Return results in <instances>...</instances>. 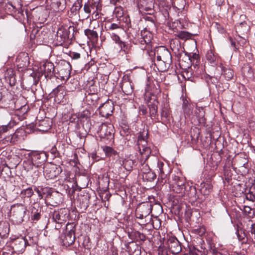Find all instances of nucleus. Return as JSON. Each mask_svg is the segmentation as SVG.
Returning <instances> with one entry per match:
<instances>
[{"label":"nucleus","instance_id":"25","mask_svg":"<svg viewBox=\"0 0 255 255\" xmlns=\"http://www.w3.org/2000/svg\"><path fill=\"white\" fill-rule=\"evenodd\" d=\"M157 103H158V102L156 101V102H154V103L150 104L148 105L150 117L152 120L157 119V118L158 116V115H157V110H158Z\"/></svg>","mask_w":255,"mask_h":255},{"label":"nucleus","instance_id":"10","mask_svg":"<svg viewBox=\"0 0 255 255\" xmlns=\"http://www.w3.org/2000/svg\"><path fill=\"white\" fill-rule=\"evenodd\" d=\"M152 210L151 204L149 202L140 203L135 210V216L139 219H143L147 217Z\"/></svg>","mask_w":255,"mask_h":255},{"label":"nucleus","instance_id":"34","mask_svg":"<svg viewBox=\"0 0 255 255\" xmlns=\"http://www.w3.org/2000/svg\"><path fill=\"white\" fill-rule=\"evenodd\" d=\"M248 234H249V233H247L244 229H239L237 230V235L238 238V239L240 241H243L246 238L248 239Z\"/></svg>","mask_w":255,"mask_h":255},{"label":"nucleus","instance_id":"11","mask_svg":"<svg viewBox=\"0 0 255 255\" xmlns=\"http://www.w3.org/2000/svg\"><path fill=\"white\" fill-rule=\"evenodd\" d=\"M57 76L61 80H67L70 76L72 69L71 65L67 61L61 62L57 67Z\"/></svg>","mask_w":255,"mask_h":255},{"label":"nucleus","instance_id":"37","mask_svg":"<svg viewBox=\"0 0 255 255\" xmlns=\"http://www.w3.org/2000/svg\"><path fill=\"white\" fill-rule=\"evenodd\" d=\"M170 47L172 50L179 51L181 48V43L178 39L172 40L170 43Z\"/></svg>","mask_w":255,"mask_h":255},{"label":"nucleus","instance_id":"33","mask_svg":"<svg viewBox=\"0 0 255 255\" xmlns=\"http://www.w3.org/2000/svg\"><path fill=\"white\" fill-rule=\"evenodd\" d=\"M176 36L183 40H187L191 38L192 34L185 31H181L176 34Z\"/></svg>","mask_w":255,"mask_h":255},{"label":"nucleus","instance_id":"3","mask_svg":"<svg viewBox=\"0 0 255 255\" xmlns=\"http://www.w3.org/2000/svg\"><path fill=\"white\" fill-rule=\"evenodd\" d=\"M101 5L99 1L93 0H88L84 4L83 11L80 14V18L86 19L92 14V17L94 19L99 18V11L101 9Z\"/></svg>","mask_w":255,"mask_h":255},{"label":"nucleus","instance_id":"60","mask_svg":"<svg viewBox=\"0 0 255 255\" xmlns=\"http://www.w3.org/2000/svg\"><path fill=\"white\" fill-rule=\"evenodd\" d=\"M165 3L166 2L164 0H161L159 2V6L165 5V10H167V9H168L169 8V6L168 4L166 5Z\"/></svg>","mask_w":255,"mask_h":255},{"label":"nucleus","instance_id":"26","mask_svg":"<svg viewBox=\"0 0 255 255\" xmlns=\"http://www.w3.org/2000/svg\"><path fill=\"white\" fill-rule=\"evenodd\" d=\"M164 166V164L162 162H158V167L159 170L158 179L161 180L162 182H163V180H164V182H166V178L167 175L165 171Z\"/></svg>","mask_w":255,"mask_h":255},{"label":"nucleus","instance_id":"57","mask_svg":"<svg viewBox=\"0 0 255 255\" xmlns=\"http://www.w3.org/2000/svg\"><path fill=\"white\" fill-rule=\"evenodd\" d=\"M192 75V73L191 72H189V71H184L183 73V76L186 79H189Z\"/></svg>","mask_w":255,"mask_h":255},{"label":"nucleus","instance_id":"8","mask_svg":"<svg viewBox=\"0 0 255 255\" xmlns=\"http://www.w3.org/2000/svg\"><path fill=\"white\" fill-rule=\"evenodd\" d=\"M52 220L58 226L56 228H60V225L64 223L68 219L69 216V211L68 209L63 208L57 211H54L52 215Z\"/></svg>","mask_w":255,"mask_h":255},{"label":"nucleus","instance_id":"40","mask_svg":"<svg viewBox=\"0 0 255 255\" xmlns=\"http://www.w3.org/2000/svg\"><path fill=\"white\" fill-rule=\"evenodd\" d=\"M133 162L131 159L125 160L123 163L124 168L128 171H130L132 169Z\"/></svg>","mask_w":255,"mask_h":255},{"label":"nucleus","instance_id":"14","mask_svg":"<svg viewBox=\"0 0 255 255\" xmlns=\"http://www.w3.org/2000/svg\"><path fill=\"white\" fill-rule=\"evenodd\" d=\"M42 207L39 202H35L31 206V219L33 221H38L41 217Z\"/></svg>","mask_w":255,"mask_h":255},{"label":"nucleus","instance_id":"1","mask_svg":"<svg viewBox=\"0 0 255 255\" xmlns=\"http://www.w3.org/2000/svg\"><path fill=\"white\" fill-rule=\"evenodd\" d=\"M156 60L154 65L159 72L168 70L172 63V57L170 51L164 46L158 47L154 52Z\"/></svg>","mask_w":255,"mask_h":255},{"label":"nucleus","instance_id":"19","mask_svg":"<svg viewBox=\"0 0 255 255\" xmlns=\"http://www.w3.org/2000/svg\"><path fill=\"white\" fill-rule=\"evenodd\" d=\"M5 80L8 82L11 86H14L16 82L15 73L12 68H8L4 73Z\"/></svg>","mask_w":255,"mask_h":255},{"label":"nucleus","instance_id":"42","mask_svg":"<svg viewBox=\"0 0 255 255\" xmlns=\"http://www.w3.org/2000/svg\"><path fill=\"white\" fill-rule=\"evenodd\" d=\"M17 136L15 133L10 135L3 138V140L7 142L14 143L17 140Z\"/></svg>","mask_w":255,"mask_h":255},{"label":"nucleus","instance_id":"54","mask_svg":"<svg viewBox=\"0 0 255 255\" xmlns=\"http://www.w3.org/2000/svg\"><path fill=\"white\" fill-rule=\"evenodd\" d=\"M247 43L246 39L240 37V39L238 40V44L244 46Z\"/></svg>","mask_w":255,"mask_h":255},{"label":"nucleus","instance_id":"43","mask_svg":"<svg viewBox=\"0 0 255 255\" xmlns=\"http://www.w3.org/2000/svg\"><path fill=\"white\" fill-rule=\"evenodd\" d=\"M110 35L112 39L119 45L123 42L115 32H111Z\"/></svg>","mask_w":255,"mask_h":255},{"label":"nucleus","instance_id":"51","mask_svg":"<svg viewBox=\"0 0 255 255\" xmlns=\"http://www.w3.org/2000/svg\"><path fill=\"white\" fill-rule=\"evenodd\" d=\"M69 56L72 59L74 60H77L79 59L81 56L79 53L72 51L70 52Z\"/></svg>","mask_w":255,"mask_h":255},{"label":"nucleus","instance_id":"38","mask_svg":"<svg viewBox=\"0 0 255 255\" xmlns=\"http://www.w3.org/2000/svg\"><path fill=\"white\" fill-rule=\"evenodd\" d=\"M223 74L227 80L231 79L234 75L233 70L230 68L224 69Z\"/></svg>","mask_w":255,"mask_h":255},{"label":"nucleus","instance_id":"61","mask_svg":"<svg viewBox=\"0 0 255 255\" xmlns=\"http://www.w3.org/2000/svg\"><path fill=\"white\" fill-rule=\"evenodd\" d=\"M172 180L174 181V183L177 182L180 179V177L178 176H176L175 175H174L172 176Z\"/></svg>","mask_w":255,"mask_h":255},{"label":"nucleus","instance_id":"7","mask_svg":"<svg viewBox=\"0 0 255 255\" xmlns=\"http://www.w3.org/2000/svg\"><path fill=\"white\" fill-rule=\"evenodd\" d=\"M74 29L73 25L61 26L57 31V41L59 42V44L61 45L67 41L70 38L71 33L73 36Z\"/></svg>","mask_w":255,"mask_h":255},{"label":"nucleus","instance_id":"53","mask_svg":"<svg viewBox=\"0 0 255 255\" xmlns=\"http://www.w3.org/2000/svg\"><path fill=\"white\" fill-rule=\"evenodd\" d=\"M199 56L198 54H197L196 53H192L191 55L189 56V60L190 61H195V60H197V59H199Z\"/></svg>","mask_w":255,"mask_h":255},{"label":"nucleus","instance_id":"16","mask_svg":"<svg viewBox=\"0 0 255 255\" xmlns=\"http://www.w3.org/2000/svg\"><path fill=\"white\" fill-rule=\"evenodd\" d=\"M41 69L45 78H50L54 74V66L53 63L46 61L42 65Z\"/></svg>","mask_w":255,"mask_h":255},{"label":"nucleus","instance_id":"32","mask_svg":"<svg viewBox=\"0 0 255 255\" xmlns=\"http://www.w3.org/2000/svg\"><path fill=\"white\" fill-rule=\"evenodd\" d=\"M244 214L250 218H252L255 216V211L248 206H244L243 210Z\"/></svg>","mask_w":255,"mask_h":255},{"label":"nucleus","instance_id":"5","mask_svg":"<svg viewBox=\"0 0 255 255\" xmlns=\"http://www.w3.org/2000/svg\"><path fill=\"white\" fill-rule=\"evenodd\" d=\"M27 211L26 207L22 204L12 205L10 210V220L15 224L21 223Z\"/></svg>","mask_w":255,"mask_h":255},{"label":"nucleus","instance_id":"47","mask_svg":"<svg viewBox=\"0 0 255 255\" xmlns=\"http://www.w3.org/2000/svg\"><path fill=\"white\" fill-rule=\"evenodd\" d=\"M10 128V127L8 125L1 126L0 127V138L2 137L3 133L7 132Z\"/></svg>","mask_w":255,"mask_h":255},{"label":"nucleus","instance_id":"48","mask_svg":"<svg viewBox=\"0 0 255 255\" xmlns=\"http://www.w3.org/2000/svg\"><path fill=\"white\" fill-rule=\"evenodd\" d=\"M144 19L146 21L151 22V26H155V17L153 16L146 15L144 16Z\"/></svg>","mask_w":255,"mask_h":255},{"label":"nucleus","instance_id":"55","mask_svg":"<svg viewBox=\"0 0 255 255\" xmlns=\"http://www.w3.org/2000/svg\"><path fill=\"white\" fill-rule=\"evenodd\" d=\"M138 238H139V239L141 240V241H144L146 239V237L145 236L142 234V233H141L139 232H137V233H136V235Z\"/></svg>","mask_w":255,"mask_h":255},{"label":"nucleus","instance_id":"49","mask_svg":"<svg viewBox=\"0 0 255 255\" xmlns=\"http://www.w3.org/2000/svg\"><path fill=\"white\" fill-rule=\"evenodd\" d=\"M169 116V111L166 108H163L161 110V116L162 118H167Z\"/></svg>","mask_w":255,"mask_h":255},{"label":"nucleus","instance_id":"13","mask_svg":"<svg viewBox=\"0 0 255 255\" xmlns=\"http://www.w3.org/2000/svg\"><path fill=\"white\" fill-rule=\"evenodd\" d=\"M63 195L57 191H51L48 196L47 200L49 201V204L52 206H57L60 205L63 201Z\"/></svg>","mask_w":255,"mask_h":255},{"label":"nucleus","instance_id":"15","mask_svg":"<svg viewBox=\"0 0 255 255\" xmlns=\"http://www.w3.org/2000/svg\"><path fill=\"white\" fill-rule=\"evenodd\" d=\"M27 245H29L26 239L24 238H18L14 241L13 248L16 252L22 253Z\"/></svg>","mask_w":255,"mask_h":255},{"label":"nucleus","instance_id":"62","mask_svg":"<svg viewBox=\"0 0 255 255\" xmlns=\"http://www.w3.org/2000/svg\"><path fill=\"white\" fill-rule=\"evenodd\" d=\"M137 142H138V145H139L142 142H146V141L144 140L143 138H142L140 136H138Z\"/></svg>","mask_w":255,"mask_h":255},{"label":"nucleus","instance_id":"21","mask_svg":"<svg viewBox=\"0 0 255 255\" xmlns=\"http://www.w3.org/2000/svg\"><path fill=\"white\" fill-rule=\"evenodd\" d=\"M82 5V0H76L70 9V15L73 16L78 14L80 18V13L81 12H83L82 10H81Z\"/></svg>","mask_w":255,"mask_h":255},{"label":"nucleus","instance_id":"35","mask_svg":"<svg viewBox=\"0 0 255 255\" xmlns=\"http://www.w3.org/2000/svg\"><path fill=\"white\" fill-rule=\"evenodd\" d=\"M105 28H106V30L109 31L110 34L112 32H115V30H122V28L119 23H111L109 25L105 26Z\"/></svg>","mask_w":255,"mask_h":255},{"label":"nucleus","instance_id":"46","mask_svg":"<svg viewBox=\"0 0 255 255\" xmlns=\"http://www.w3.org/2000/svg\"><path fill=\"white\" fill-rule=\"evenodd\" d=\"M160 93L161 89L159 85L158 84H157L156 85H154L153 87V91L152 92V95L157 96L158 95L160 94Z\"/></svg>","mask_w":255,"mask_h":255},{"label":"nucleus","instance_id":"64","mask_svg":"<svg viewBox=\"0 0 255 255\" xmlns=\"http://www.w3.org/2000/svg\"><path fill=\"white\" fill-rule=\"evenodd\" d=\"M192 64L195 66H197L199 65L200 63V58L199 59H197L196 60H195V61H191Z\"/></svg>","mask_w":255,"mask_h":255},{"label":"nucleus","instance_id":"39","mask_svg":"<svg viewBox=\"0 0 255 255\" xmlns=\"http://www.w3.org/2000/svg\"><path fill=\"white\" fill-rule=\"evenodd\" d=\"M114 14L117 18L122 17L124 14L123 8L121 6L116 7L114 11Z\"/></svg>","mask_w":255,"mask_h":255},{"label":"nucleus","instance_id":"20","mask_svg":"<svg viewBox=\"0 0 255 255\" xmlns=\"http://www.w3.org/2000/svg\"><path fill=\"white\" fill-rule=\"evenodd\" d=\"M62 240V245L66 247H69L72 245L75 242V233L71 231L70 233H65Z\"/></svg>","mask_w":255,"mask_h":255},{"label":"nucleus","instance_id":"50","mask_svg":"<svg viewBox=\"0 0 255 255\" xmlns=\"http://www.w3.org/2000/svg\"><path fill=\"white\" fill-rule=\"evenodd\" d=\"M71 229V231L75 233V225L73 223H68L66 226V233H70Z\"/></svg>","mask_w":255,"mask_h":255},{"label":"nucleus","instance_id":"56","mask_svg":"<svg viewBox=\"0 0 255 255\" xmlns=\"http://www.w3.org/2000/svg\"><path fill=\"white\" fill-rule=\"evenodd\" d=\"M192 75V73L191 72H189V71H184L183 73V76L186 79H189Z\"/></svg>","mask_w":255,"mask_h":255},{"label":"nucleus","instance_id":"28","mask_svg":"<svg viewBox=\"0 0 255 255\" xmlns=\"http://www.w3.org/2000/svg\"><path fill=\"white\" fill-rule=\"evenodd\" d=\"M85 34L87 36L89 39L97 41L98 39V35L97 32L90 29H86L84 31Z\"/></svg>","mask_w":255,"mask_h":255},{"label":"nucleus","instance_id":"45","mask_svg":"<svg viewBox=\"0 0 255 255\" xmlns=\"http://www.w3.org/2000/svg\"><path fill=\"white\" fill-rule=\"evenodd\" d=\"M119 46L121 47V50H123L126 53H128L129 51L130 46L126 44L125 42H122Z\"/></svg>","mask_w":255,"mask_h":255},{"label":"nucleus","instance_id":"44","mask_svg":"<svg viewBox=\"0 0 255 255\" xmlns=\"http://www.w3.org/2000/svg\"><path fill=\"white\" fill-rule=\"evenodd\" d=\"M180 185L173 184L172 188L174 192L177 193H182L185 187Z\"/></svg>","mask_w":255,"mask_h":255},{"label":"nucleus","instance_id":"29","mask_svg":"<svg viewBox=\"0 0 255 255\" xmlns=\"http://www.w3.org/2000/svg\"><path fill=\"white\" fill-rule=\"evenodd\" d=\"M207 60L212 65H216L217 56L213 51H208L206 55Z\"/></svg>","mask_w":255,"mask_h":255},{"label":"nucleus","instance_id":"31","mask_svg":"<svg viewBox=\"0 0 255 255\" xmlns=\"http://www.w3.org/2000/svg\"><path fill=\"white\" fill-rule=\"evenodd\" d=\"M103 150L107 156L111 157L113 156L114 157L117 156V157H119L117 151L114 150L112 147L106 146L103 147Z\"/></svg>","mask_w":255,"mask_h":255},{"label":"nucleus","instance_id":"36","mask_svg":"<svg viewBox=\"0 0 255 255\" xmlns=\"http://www.w3.org/2000/svg\"><path fill=\"white\" fill-rule=\"evenodd\" d=\"M33 194V191L31 187H28L27 189H23L21 191L20 195L22 198H30Z\"/></svg>","mask_w":255,"mask_h":255},{"label":"nucleus","instance_id":"24","mask_svg":"<svg viewBox=\"0 0 255 255\" xmlns=\"http://www.w3.org/2000/svg\"><path fill=\"white\" fill-rule=\"evenodd\" d=\"M196 114L199 123L201 125L204 126L206 123V119L205 118V112L204 109L202 107L197 108Z\"/></svg>","mask_w":255,"mask_h":255},{"label":"nucleus","instance_id":"58","mask_svg":"<svg viewBox=\"0 0 255 255\" xmlns=\"http://www.w3.org/2000/svg\"><path fill=\"white\" fill-rule=\"evenodd\" d=\"M184 112L187 115H190L192 113V110L191 109V105L189 106L184 108L183 109Z\"/></svg>","mask_w":255,"mask_h":255},{"label":"nucleus","instance_id":"17","mask_svg":"<svg viewBox=\"0 0 255 255\" xmlns=\"http://www.w3.org/2000/svg\"><path fill=\"white\" fill-rule=\"evenodd\" d=\"M113 109V107L109 103H105L99 108L98 111L102 117H108L112 115Z\"/></svg>","mask_w":255,"mask_h":255},{"label":"nucleus","instance_id":"12","mask_svg":"<svg viewBox=\"0 0 255 255\" xmlns=\"http://www.w3.org/2000/svg\"><path fill=\"white\" fill-rule=\"evenodd\" d=\"M138 7L141 12H145L151 15L154 12L153 0H139Z\"/></svg>","mask_w":255,"mask_h":255},{"label":"nucleus","instance_id":"9","mask_svg":"<svg viewBox=\"0 0 255 255\" xmlns=\"http://www.w3.org/2000/svg\"><path fill=\"white\" fill-rule=\"evenodd\" d=\"M43 169L44 175L47 180L55 178L62 171L61 167L55 164L46 165Z\"/></svg>","mask_w":255,"mask_h":255},{"label":"nucleus","instance_id":"30","mask_svg":"<svg viewBox=\"0 0 255 255\" xmlns=\"http://www.w3.org/2000/svg\"><path fill=\"white\" fill-rule=\"evenodd\" d=\"M89 197L82 196L79 197L78 200L80 202V207L81 209L86 210L89 206Z\"/></svg>","mask_w":255,"mask_h":255},{"label":"nucleus","instance_id":"22","mask_svg":"<svg viewBox=\"0 0 255 255\" xmlns=\"http://www.w3.org/2000/svg\"><path fill=\"white\" fill-rule=\"evenodd\" d=\"M34 191L37 193L39 199H42L44 195H45V198L47 199L52 190L50 188L48 187H35Z\"/></svg>","mask_w":255,"mask_h":255},{"label":"nucleus","instance_id":"63","mask_svg":"<svg viewBox=\"0 0 255 255\" xmlns=\"http://www.w3.org/2000/svg\"><path fill=\"white\" fill-rule=\"evenodd\" d=\"M173 184H175V185L181 184V186H183L184 187H185L184 182L181 181V179L179 180L177 182L174 183Z\"/></svg>","mask_w":255,"mask_h":255},{"label":"nucleus","instance_id":"23","mask_svg":"<svg viewBox=\"0 0 255 255\" xmlns=\"http://www.w3.org/2000/svg\"><path fill=\"white\" fill-rule=\"evenodd\" d=\"M120 87L125 95H130L133 93V85L132 83L129 81H123L120 84Z\"/></svg>","mask_w":255,"mask_h":255},{"label":"nucleus","instance_id":"41","mask_svg":"<svg viewBox=\"0 0 255 255\" xmlns=\"http://www.w3.org/2000/svg\"><path fill=\"white\" fill-rule=\"evenodd\" d=\"M249 234L250 237L252 238L253 242L255 243V223H252L249 229Z\"/></svg>","mask_w":255,"mask_h":255},{"label":"nucleus","instance_id":"2","mask_svg":"<svg viewBox=\"0 0 255 255\" xmlns=\"http://www.w3.org/2000/svg\"><path fill=\"white\" fill-rule=\"evenodd\" d=\"M138 148L140 155L139 160L142 167L140 169L142 174V178L145 181L151 182L155 179L156 175L149 168L147 164H145V161L147 160L151 154V149L149 147L147 146L145 147L144 146H143L142 149L138 146Z\"/></svg>","mask_w":255,"mask_h":255},{"label":"nucleus","instance_id":"6","mask_svg":"<svg viewBox=\"0 0 255 255\" xmlns=\"http://www.w3.org/2000/svg\"><path fill=\"white\" fill-rule=\"evenodd\" d=\"M114 126L111 124L102 123L98 128L97 133L102 140L108 143L114 139Z\"/></svg>","mask_w":255,"mask_h":255},{"label":"nucleus","instance_id":"27","mask_svg":"<svg viewBox=\"0 0 255 255\" xmlns=\"http://www.w3.org/2000/svg\"><path fill=\"white\" fill-rule=\"evenodd\" d=\"M65 88L62 85H58L52 92V94L54 95L55 98L58 100L62 99L64 97V92Z\"/></svg>","mask_w":255,"mask_h":255},{"label":"nucleus","instance_id":"52","mask_svg":"<svg viewBox=\"0 0 255 255\" xmlns=\"http://www.w3.org/2000/svg\"><path fill=\"white\" fill-rule=\"evenodd\" d=\"M50 152L53 155L54 157H58L59 156L60 154L58 151L57 148L55 146L51 148Z\"/></svg>","mask_w":255,"mask_h":255},{"label":"nucleus","instance_id":"4","mask_svg":"<svg viewBox=\"0 0 255 255\" xmlns=\"http://www.w3.org/2000/svg\"><path fill=\"white\" fill-rule=\"evenodd\" d=\"M47 159V155L44 151H33L31 153V161H24V167L27 170L32 168L33 166L36 167H41Z\"/></svg>","mask_w":255,"mask_h":255},{"label":"nucleus","instance_id":"59","mask_svg":"<svg viewBox=\"0 0 255 255\" xmlns=\"http://www.w3.org/2000/svg\"><path fill=\"white\" fill-rule=\"evenodd\" d=\"M230 40L231 41V45L234 48V50L237 51L239 49V47L236 45V42L233 40V39L232 38H230Z\"/></svg>","mask_w":255,"mask_h":255},{"label":"nucleus","instance_id":"18","mask_svg":"<svg viewBox=\"0 0 255 255\" xmlns=\"http://www.w3.org/2000/svg\"><path fill=\"white\" fill-rule=\"evenodd\" d=\"M168 248L172 254L176 255L181 251V247L177 239H170L168 242Z\"/></svg>","mask_w":255,"mask_h":255}]
</instances>
